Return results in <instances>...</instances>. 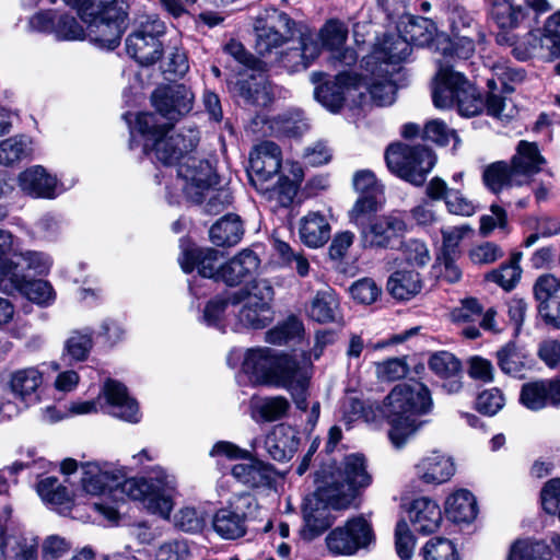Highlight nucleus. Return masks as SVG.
<instances>
[{
    "instance_id": "1",
    "label": "nucleus",
    "mask_w": 560,
    "mask_h": 560,
    "mask_svg": "<svg viewBox=\"0 0 560 560\" xmlns=\"http://www.w3.org/2000/svg\"><path fill=\"white\" fill-rule=\"evenodd\" d=\"M135 129L145 138L144 151L151 142L156 159L163 164L172 165L185 159L177 168L183 190L192 202H203L218 177L208 161L187 155L197 147L199 132L192 128L174 132L168 122H160V117L153 113L138 114Z\"/></svg>"
},
{
    "instance_id": "2",
    "label": "nucleus",
    "mask_w": 560,
    "mask_h": 560,
    "mask_svg": "<svg viewBox=\"0 0 560 560\" xmlns=\"http://www.w3.org/2000/svg\"><path fill=\"white\" fill-rule=\"evenodd\" d=\"M81 488L90 495L117 492L138 501L149 513L168 520L174 508L175 477L159 468L149 478H129L125 468L114 469L109 464L85 463L81 466Z\"/></svg>"
},
{
    "instance_id": "3",
    "label": "nucleus",
    "mask_w": 560,
    "mask_h": 560,
    "mask_svg": "<svg viewBox=\"0 0 560 560\" xmlns=\"http://www.w3.org/2000/svg\"><path fill=\"white\" fill-rule=\"evenodd\" d=\"M242 371L255 385L283 387L291 392L296 407L305 410L310 369L294 355L278 352L268 347L249 348L245 351Z\"/></svg>"
},
{
    "instance_id": "4",
    "label": "nucleus",
    "mask_w": 560,
    "mask_h": 560,
    "mask_svg": "<svg viewBox=\"0 0 560 560\" xmlns=\"http://www.w3.org/2000/svg\"><path fill=\"white\" fill-rule=\"evenodd\" d=\"M336 490L335 504L350 506L357 495L372 483L363 454L351 453L341 458H329L317 471V480Z\"/></svg>"
},
{
    "instance_id": "5",
    "label": "nucleus",
    "mask_w": 560,
    "mask_h": 560,
    "mask_svg": "<svg viewBox=\"0 0 560 560\" xmlns=\"http://www.w3.org/2000/svg\"><path fill=\"white\" fill-rule=\"evenodd\" d=\"M385 161L392 173L406 182L420 186L433 168L435 156L427 147H411L398 142L387 148Z\"/></svg>"
},
{
    "instance_id": "6",
    "label": "nucleus",
    "mask_w": 560,
    "mask_h": 560,
    "mask_svg": "<svg viewBox=\"0 0 560 560\" xmlns=\"http://www.w3.org/2000/svg\"><path fill=\"white\" fill-rule=\"evenodd\" d=\"M273 289L267 280H256L249 287L231 293V305H242L237 318L243 327L264 328L271 322L270 302Z\"/></svg>"
},
{
    "instance_id": "7",
    "label": "nucleus",
    "mask_w": 560,
    "mask_h": 560,
    "mask_svg": "<svg viewBox=\"0 0 560 560\" xmlns=\"http://www.w3.org/2000/svg\"><path fill=\"white\" fill-rule=\"evenodd\" d=\"M165 34V25L158 16L143 18L137 28L127 37L128 55L141 66H151L159 61L164 51L160 39Z\"/></svg>"
},
{
    "instance_id": "8",
    "label": "nucleus",
    "mask_w": 560,
    "mask_h": 560,
    "mask_svg": "<svg viewBox=\"0 0 560 560\" xmlns=\"http://www.w3.org/2000/svg\"><path fill=\"white\" fill-rule=\"evenodd\" d=\"M336 490L327 485H320L317 490L306 497L303 505L304 526L301 530L304 539L312 540L331 526L335 521L332 511L348 509L335 504Z\"/></svg>"
},
{
    "instance_id": "9",
    "label": "nucleus",
    "mask_w": 560,
    "mask_h": 560,
    "mask_svg": "<svg viewBox=\"0 0 560 560\" xmlns=\"http://www.w3.org/2000/svg\"><path fill=\"white\" fill-rule=\"evenodd\" d=\"M384 408L388 416L406 417L422 416L433 408L429 388L422 383H401L396 385L384 399Z\"/></svg>"
},
{
    "instance_id": "10",
    "label": "nucleus",
    "mask_w": 560,
    "mask_h": 560,
    "mask_svg": "<svg viewBox=\"0 0 560 560\" xmlns=\"http://www.w3.org/2000/svg\"><path fill=\"white\" fill-rule=\"evenodd\" d=\"M375 540L372 523L363 515L352 517L343 526L336 527L326 536L331 553L351 556L368 548Z\"/></svg>"
},
{
    "instance_id": "11",
    "label": "nucleus",
    "mask_w": 560,
    "mask_h": 560,
    "mask_svg": "<svg viewBox=\"0 0 560 560\" xmlns=\"http://www.w3.org/2000/svg\"><path fill=\"white\" fill-rule=\"evenodd\" d=\"M81 19L88 24V36L91 42L101 48L114 49L119 43L124 32V20L114 19L113 10L105 8L100 11L95 0L80 9Z\"/></svg>"
},
{
    "instance_id": "12",
    "label": "nucleus",
    "mask_w": 560,
    "mask_h": 560,
    "mask_svg": "<svg viewBox=\"0 0 560 560\" xmlns=\"http://www.w3.org/2000/svg\"><path fill=\"white\" fill-rule=\"evenodd\" d=\"M255 505L248 493L233 495L228 505L218 510L212 517L214 532L223 539H237L245 535V521Z\"/></svg>"
},
{
    "instance_id": "13",
    "label": "nucleus",
    "mask_w": 560,
    "mask_h": 560,
    "mask_svg": "<svg viewBox=\"0 0 560 560\" xmlns=\"http://www.w3.org/2000/svg\"><path fill=\"white\" fill-rule=\"evenodd\" d=\"M0 265L14 268L16 272L32 271L34 275H47L52 266L51 258L36 250H18L11 233L0 230Z\"/></svg>"
},
{
    "instance_id": "14",
    "label": "nucleus",
    "mask_w": 560,
    "mask_h": 560,
    "mask_svg": "<svg viewBox=\"0 0 560 560\" xmlns=\"http://www.w3.org/2000/svg\"><path fill=\"white\" fill-rule=\"evenodd\" d=\"M411 54V46L400 34H386L380 39L373 51L363 58V65L368 72L374 74L389 73L387 67L407 60Z\"/></svg>"
},
{
    "instance_id": "15",
    "label": "nucleus",
    "mask_w": 560,
    "mask_h": 560,
    "mask_svg": "<svg viewBox=\"0 0 560 560\" xmlns=\"http://www.w3.org/2000/svg\"><path fill=\"white\" fill-rule=\"evenodd\" d=\"M291 24L292 21L287 14L278 12H273L266 19H256L254 24L256 51L260 56H267L278 49L287 40Z\"/></svg>"
},
{
    "instance_id": "16",
    "label": "nucleus",
    "mask_w": 560,
    "mask_h": 560,
    "mask_svg": "<svg viewBox=\"0 0 560 560\" xmlns=\"http://www.w3.org/2000/svg\"><path fill=\"white\" fill-rule=\"evenodd\" d=\"M0 285L5 291H19L38 305H48L55 299V292L45 280H27L26 275L19 273L10 267L0 265Z\"/></svg>"
},
{
    "instance_id": "17",
    "label": "nucleus",
    "mask_w": 560,
    "mask_h": 560,
    "mask_svg": "<svg viewBox=\"0 0 560 560\" xmlns=\"http://www.w3.org/2000/svg\"><path fill=\"white\" fill-rule=\"evenodd\" d=\"M151 100L161 117L175 120L191 109L194 94L184 84H172L155 89Z\"/></svg>"
},
{
    "instance_id": "18",
    "label": "nucleus",
    "mask_w": 560,
    "mask_h": 560,
    "mask_svg": "<svg viewBox=\"0 0 560 560\" xmlns=\"http://www.w3.org/2000/svg\"><path fill=\"white\" fill-rule=\"evenodd\" d=\"M281 150L272 141L256 145L249 154L248 176L253 186L266 184L273 179L281 167Z\"/></svg>"
},
{
    "instance_id": "19",
    "label": "nucleus",
    "mask_w": 560,
    "mask_h": 560,
    "mask_svg": "<svg viewBox=\"0 0 560 560\" xmlns=\"http://www.w3.org/2000/svg\"><path fill=\"white\" fill-rule=\"evenodd\" d=\"M407 225L398 213L376 218L361 229V242L364 247L386 248L406 232Z\"/></svg>"
},
{
    "instance_id": "20",
    "label": "nucleus",
    "mask_w": 560,
    "mask_h": 560,
    "mask_svg": "<svg viewBox=\"0 0 560 560\" xmlns=\"http://www.w3.org/2000/svg\"><path fill=\"white\" fill-rule=\"evenodd\" d=\"M33 30L55 34L60 40H77L84 37L83 27L73 16L56 14L52 11L39 12L30 20Z\"/></svg>"
},
{
    "instance_id": "21",
    "label": "nucleus",
    "mask_w": 560,
    "mask_h": 560,
    "mask_svg": "<svg viewBox=\"0 0 560 560\" xmlns=\"http://www.w3.org/2000/svg\"><path fill=\"white\" fill-rule=\"evenodd\" d=\"M456 471L453 458L440 451L424 454L415 465L417 478L425 485H441L448 481Z\"/></svg>"
},
{
    "instance_id": "22",
    "label": "nucleus",
    "mask_w": 560,
    "mask_h": 560,
    "mask_svg": "<svg viewBox=\"0 0 560 560\" xmlns=\"http://www.w3.org/2000/svg\"><path fill=\"white\" fill-rule=\"evenodd\" d=\"M468 81L451 66L440 65L432 92L433 103L438 108H450L457 104L462 90Z\"/></svg>"
},
{
    "instance_id": "23",
    "label": "nucleus",
    "mask_w": 560,
    "mask_h": 560,
    "mask_svg": "<svg viewBox=\"0 0 560 560\" xmlns=\"http://www.w3.org/2000/svg\"><path fill=\"white\" fill-rule=\"evenodd\" d=\"M361 78L350 72H340L332 81H327L315 89V98L328 110L337 113L343 106L347 92L359 89Z\"/></svg>"
},
{
    "instance_id": "24",
    "label": "nucleus",
    "mask_w": 560,
    "mask_h": 560,
    "mask_svg": "<svg viewBox=\"0 0 560 560\" xmlns=\"http://www.w3.org/2000/svg\"><path fill=\"white\" fill-rule=\"evenodd\" d=\"M520 402L529 410H541L548 406H560V382L540 380L522 385Z\"/></svg>"
},
{
    "instance_id": "25",
    "label": "nucleus",
    "mask_w": 560,
    "mask_h": 560,
    "mask_svg": "<svg viewBox=\"0 0 560 560\" xmlns=\"http://www.w3.org/2000/svg\"><path fill=\"white\" fill-rule=\"evenodd\" d=\"M222 258V253L213 248H189L183 250L178 262L186 273L197 268L201 277L220 280Z\"/></svg>"
},
{
    "instance_id": "26",
    "label": "nucleus",
    "mask_w": 560,
    "mask_h": 560,
    "mask_svg": "<svg viewBox=\"0 0 560 560\" xmlns=\"http://www.w3.org/2000/svg\"><path fill=\"white\" fill-rule=\"evenodd\" d=\"M348 37L347 26L339 21H329L320 31L323 45L331 51L330 62L334 66H352L358 56L351 48H343Z\"/></svg>"
},
{
    "instance_id": "27",
    "label": "nucleus",
    "mask_w": 560,
    "mask_h": 560,
    "mask_svg": "<svg viewBox=\"0 0 560 560\" xmlns=\"http://www.w3.org/2000/svg\"><path fill=\"white\" fill-rule=\"evenodd\" d=\"M301 438L290 422H280L265 439L267 453L278 462L289 460L299 448Z\"/></svg>"
},
{
    "instance_id": "28",
    "label": "nucleus",
    "mask_w": 560,
    "mask_h": 560,
    "mask_svg": "<svg viewBox=\"0 0 560 560\" xmlns=\"http://www.w3.org/2000/svg\"><path fill=\"white\" fill-rule=\"evenodd\" d=\"M19 187L33 198L54 199L58 195V180L40 165L23 171L18 178Z\"/></svg>"
},
{
    "instance_id": "29",
    "label": "nucleus",
    "mask_w": 560,
    "mask_h": 560,
    "mask_svg": "<svg viewBox=\"0 0 560 560\" xmlns=\"http://www.w3.org/2000/svg\"><path fill=\"white\" fill-rule=\"evenodd\" d=\"M408 517L416 532L428 535L439 529L442 523V511L436 501L421 497L410 504Z\"/></svg>"
},
{
    "instance_id": "30",
    "label": "nucleus",
    "mask_w": 560,
    "mask_h": 560,
    "mask_svg": "<svg viewBox=\"0 0 560 560\" xmlns=\"http://www.w3.org/2000/svg\"><path fill=\"white\" fill-rule=\"evenodd\" d=\"M260 265L258 256L250 249H243L221 267L220 280L228 285H237L252 279Z\"/></svg>"
},
{
    "instance_id": "31",
    "label": "nucleus",
    "mask_w": 560,
    "mask_h": 560,
    "mask_svg": "<svg viewBox=\"0 0 560 560\" xmlns=\"http://www.w3.org/2000/svg\"><path fill=\"white\" fill-rule=\"evenodd\" d=\"M233 477L250 488H270L277 479L275 468L259 459L236 464L232 468Z\"/></svg>"
},
{
    "instance_id": "32",
    "label": "nucleus",
    "mask_w": 560,
    "mask_h": 560,
    "mask_svg": "<svg viewBox=\"0 0 560 560\" xmlns=\"http://www.w3.org/2000/svg\"><path fill=\"white\" fill-rule=\"evenodd\" d=\"M521 173L511 163L498 161L488 164L482 171V183L493 194L524 185Z\"/></svg>"
},
{
    "instance_id": "33",
    "label": "nucleus",
    "mask_w": 560,
    "mask_h": 560,
    "mask_svg": "<svg viewBox=\"0 0 560 560\" xmlns=\"http://www.w3.org/2000/svg\"><path fill=\"white\" fill-rule=\"evenodd\" d=\"M301 241L308 247L317 248L327 243L330 237V224L325 214L310 211L299 223Z\"/></svg>"
},
{
    "instance_id": "34",
    "label": "nucleus",
    "mask_w": 560,
    "mask_h": 560,
    "mask_svg": "<svg viewBox=\"0 0 560 560\" xmlns=\"http://www.w3.org/2000/svg\"><path fill=\"white\" fill-rule=\"evenodd\" d=\"M495 359L502 373L517 378H523L532 368L529 354L515 342H508L498 349Z\"/></svg>"
},
{
    "instance_id": "35",
    "label": "nucleus",
    "mask_w": 560,
    "mask_h": 560,
    "mask_svg": "<svg viewBox=\"0 0 560 560\" xmlns=\"http://www.w3.org/2000/svg\"><path fill=\"white\" fill-rule=\"evenodd\" d=\"M445 514L454 523H470L478 513L475 495L467 489H457L445 500Z\"/></svg>"
},
{
    "instance_id": "36",
    "label": "nucleus",
    "mask_w": 560,
    "mask_h": 560,
    "mask_svg": "<svg viewBox=\"0 0 560 560\" xmlns=\"http://www.w3.org/2000/svg\"><path fill=\"white\" fill-rule=\"evenodd\" d=\"M544 163L545 159L540 154L537 144L525 140L518 142L516 153L511 161L514 170L521 173V179L524 184L528 183L529 178L540 171Z\"/></svg>"
},
{
    "instance_id": "37",
    "label": "nucleus",
    "mask_w": 560,
    "mask_h": 560,
    "mask_svg": "<svg viewBox=\"0 0 560 560\" xmlns=\"http://www.w3.org/2000/svg\"><path fill=\"white\" fill-rule=\"evenodd\" d=\"M101 394L109 405L119 409L117 416L127 419L138 416L139 405L129 396L127 387L122 383L107 378Z\"/></svg>"
},
{
    "instance_id": "38",
    "label": "nucleus",
    "mask_w": 560,
    "mask_h": 560,
    "mask_svg": "<svg viewBox=\"0 0 560 560\" xmlns=\"http://www.w3.org/2000/svg\"><path fill=\"white\" fill-rule=\"evenodd\" d=\"M307 316L320 324L339 318V302L330 289L318 291L305 307Z\"/></svg>"
},
{
    "instance_id": "39",
    "label": "nucleus",
    "mask_w": 560,
    "mask_h": 560,
    "mask_svg": "<svg viewBox=\"0 0 560 560\" xmlns=\"http://www.w3.org/2000/svg\"><path fill=\"white\" fill-rule=\"evenodd\" d=\"M386 288L396 300L407 301L421 292L422 280L417 271L398 270L390 275Z\"/></svg>"
},
{
    "instance_id": "40",
    "label": "nucleus",
    "mask_w": 560,
    "mask_h": 560,
    "mask_svg": "<svg viewBox=\"0 0 560 560\" xmlns=\"http://www.w3.org/2000/svg\"><path fill=\"white\" fill-rule=\"evenodd\" d=\"M210 240L217 246H234L243 237L244 226L236 214H226L210 229Z\"/></svg>"
},
{
    "instance_id": "41",
    "label": "nucleus",
    "mask_w": 560,
    "mask_h": 560,
    "mask_svg": "<svg viewBox=\"0 0 560 560\" xmlns=\"http://www.w3.org/2000/svg\"><path fill=\"white\" fill-rule=\"evenodd\" d=\"M42 384L43 373L34 366L16 370L10 377V388L12 393L22 400H33Z\"/></svg>"
},
{
    "instance_id": "42",
    "label": "nucleus",
    "mask_w": 560,
    "mask_h": 560,
    "mask_svg": "<svg viewBox=\"0 0 560 560\" xmlns=\"http://www.w3.org/2000/svg\"><path fill=\"white\" fill-rule=\"evenodd\" d=\"M238 93L247 104L268 106L275 97L273 86L264 77H252L238 82Z\"/></svg>"
},
{
    "instance_id": "43",
    "label": "nucleus",
    "mask_w": 560,
    "mask_h": 560,
    "mask_svg": "<svg viewBox=\"0 0 560 560\" xmlns=\"http://www.w3.org/2000/svg\"><path fill=\"white\" fill-rule=\"evenodd\" d=\"M399 32L410 46H425L433 39L436 27L430 19L408 16L400 23Z\"/></svg>"
},
{
    "instance_id": "44",
    "label": "nucleus",
    "mask_w": 560,
    "mask_h": 560,
    "mask_svg": "<svg viewBox=\"0 0 560 560\" xmlns=\"http://www.w3.org/2000/svg\"><path fill=\"white\" fill-rule=\"evenodd\" d=\"M36 491L44 503L59 512L68 510L71 506V498L67 488L62 486L56 477L40 479L37 483Z\"/></svg>"
},
{
    "instance_id": "45",
    "label": "nucleus",
    "mask_w": 560,
    "mask_h": 560,
    "mask_svg": "<svg viewBox=\"0 0 560 560\" xmlns=\"http://www.w3.org/2000/svg\"><path fill=\"white\" fill-rule=\"evenodd\" d=\"M254 187L267 201L275 202V207H289L298 192V185L288 177H279L275 184L270 180Z\"/></svg>"
},
{
    "instance_id": "46",
    "label": "nucleus",
    "mask_w": 560,
    "mask_h": 560,
    "mask_svg": "<svg viewBox=\"0 0 560 560\" xmlns=\"http://www.w3.org/2000/svg\"><path fill=\"white\" fill-rule=\"evenodd\" d=\"M210 513L203 505H185L180 508L173 517L175 527L178 529L197 534L207 526Z\"/></svg>"
},
{
    "instance_id": "47",
    "label": "nucleus",
    "mask_w": 560,
    "mask_h": 560,
    "mask_svg": "<svg viewBox=\"0 0 560 560\" xmlns=\"http://www.w3.org/2000/svg\"><path fill=\"white\" fill-rule=\"evenodd\" d=\"M289 407V401L282 396H254L250 399V410L254 419L277 420L287 416Z\"/></svg>"
},
{
    "instance_id": "48",
    "label": "nucleus",
    "mask_w": 560,
    "mask_h": 560,
    "mask_svg": "<svg viewBox=\"0 0 560 560\" xmlns=\"http://www.w3.org/2000/svg\"><path fill=\"white\" fill-rule=\"evenodd\" d=\"M549 555L545 542L526 538L518 539L511 546L508 560H549Z\"/></svg>"
},
{
    "instance_id": "49",
    "label": "nucleus",
    "mask_w": 560,
    "mask_h": 560,
    "mask_svg": "<svg viewBox=\"0 0 560 560\" xmlns=\"http://www.w3.org/2000/svg\"><path fill=\"white\" fill-rule=\"evenodd\" d=\"M93 341L90 334L73 331L65 342L62 360L69 364L88 359Z\"/></svg>"
},
{
    "instance_id": "50",
    "label": "nucleus",
    "mask_w": 560,
    "mask_h": 560,
    "mask_svg": "<svg viewBox=\"0 0 560 560\" xmlns=\"http://www.w3.org/2000/svg\"><path fill=\"white\" fill-rule=\"evenodd\" d=\"M521 257V253L514 254L508 264H503L499 269L491 271L488 278L504 290H512L522 276Z\"/></svg>"
},
{
    "instance_id": "51",
    "label": "nucleus",
    "mask_w": 560,
    "mask_h": 560,
    "mask_svg": "<svg viewBox=\"0 0 560 560\" xmlns=\"http://www.w3.org/2000/svg\"><path fill=\"white\" fill-rule=\"evenodd\" d=\"M560 291V279L552 273L539 276L533 285L534 299L537 302V311L544 305L558 300L557 293Z\"/></svg>"
},
{
    "instance_id": "52",
    "label": "nucleus",
    "mask_w": 560,
    "mask_h": 560,
    "mask_svg": "<svg viewBox=\"0 0 560 560\" xmlns=\"http://www.w3.org/2000/svg\"><path fill=\"white\" fill-rule=\"evenodd\" d=\"M31 142L25 137H12L0 142V164L11 165L27 158Z\"/></svg>"
},
{
    "instance_id": "53",
    "label": "nucleus",
    "mask_w": 560,
    "mask_h": 560,
    "mask_svg": "<svg viewBox=\"0 0 560 560\" xmlns=\"http://www.w3.org/2000/svg\"><path fill=\"white\" fill-rule=\"evenodd\" d=\"M388 73H380L376 72L373 75L381 77L382 80H375L374 82H366L363 79H361V85H365L372 101L378 105V106H387L394 103L395 96H396V85L388 80L387 77Z\"/></svg>"
},
{
    "instance_id": "54",
    "label": "nucleus",
    "mask_w": 560,
    "mask_h": 560,
    "mask_svg": "<svg viewBox=\"0 0 560 560\" xmlns=\"http://www.w3.org/2000/svg\"><path fill=\"white\" fill-rule=\"evenodd\" d=\"M423 560H458L454 544L446 538L429 539L420 550Z\"/></svg>"
},
{
    "instance_id": "55",
    "label": "nucleus",
    "mask_w": 560,
    "mask_h": 560,
    "mask_svg": "<svg viewBox=\"0 0 560 560\" xmlns=\"http://www.w3.org/2000/svg\"><path fill=\"white\" fill-rule=\"evenodd\" d=\"M387 435L390 444L399 450L412 441L421 431L422 422H387Z\"/></svg>"
},
{
    "instance_id": "56",
    "label": "nucleus",
    "mask_w": 560,
    "mask_h": 560,
    "mask_svg": "<svg viewBox=\"0 0 560 560\" xmlns=\"http://www.w3.org/2000/svg\"><path fill=\"white\" fill-rule=\"evenodd\" d=\"M190 546L185 539L163 541L154 551V560H190Z\"/></svg>"
},
{
    "instance_id": "57",
    "label": "nucleus",
    "mask_w": 560,
    "mask_h": 560,
    "mask_svg": "<svg viewBox=\"0 0 560 560\" xmlns=\"http://www.w3.org/2000/svg\"><path fill=\"white\" fill-rule=\"evenodd\" d=\"M429 368L442 378L456 376L462 370L459 360L447 351L434 353L430 358Z\"/></svg>"
},
{
    "instance_id": "58",
    "label": "nucleus",
    "mask_w": 560,
    "mask_h": 560,
    "mask_svg": "<svg viewBox=\"0 0 560 560\" xmlns=\"http://www.w3.org/2000/svg\"><path fill=\"white\" fill-rule=\"evenodd\" d=\"M303 332V323L296 317H289L285 322L267 332V340L281 345L301 337Z\"/></svg>"
},
{
    "instance_id": "59",
    "label": "nucleus",
    "mask_w": 560,
    "mask_h": 560,
    "mask_svg": "<svg viewBox=\"0 0 560 560\" xmlns=\"http://www.w3.org/2000/svg\"><path fill=\"white\" fill-rule=\"evenodd\" d=\"M423 138L439 145H446L453 139L455 148L460 142L456 131L448 128V126L440 119H433L425 124Z\"/></svg>"
},
{
    "instance_id": "60",
    "label": "nucleus",
    "mask_w": 560,
    "mask_h": 560,
    "mask_svg": "<svg viewBox=\"0 0 560 560\" xmlns=\"http://www.w3.org/2000/svg\"><path fill=\"white\" fill-rule=\"evenodd\" d=\"M13 560H38V537L33 533H21L11 547Z\"/></svg>"
},
{
    "instance_id": "61",
    "label": "nucleus",
    "mask_w": 560,
    "mask_h": 560,
    "mask_svg": "<svg viewBox=\"0 0 560 560\" xmlns=\"http://www.w3.org/2000/svg\"><path fill=\"white\" fill-rule=\"evenodd\" d=\"M395 547L396 552L401 560H409L413 556L416 537L413 536L408 523L404 520L396 524Z\"/></svg>"
},
{
    "instance_id": "62",
    "label": "nucleus",
    "mask_w": 560,
    "mask_h": 560,
    "mask_svg": "<svg viewBox=\"0 0 560 560\" xmlns=\"http://www.w3.org/2000/svg\"><path fill=\"white\" fill-rule=\"evenodd\" d=\"M272 128L288 137L302 136L308 129V124L301 113L279 116Z\"/></svg>"
},
{
    "instance_id": "63",
    "label": "nucleus",
    "mask_w": 560,
    "mask_h": 560,
    "mask_svg": "<svg viewBox=\"0 0 560 560\" xmlns=\"http://www.w3.org/2000/svg\"><path fill=\"white\" fill-rule=\"evenodd\" d=\"M456 106L462 116L470 117L481 113L485 102L477 89L468 82L466 88L462 90Z\"/></svg>"
},
{
    "instance_id": "64",
    "label": "nucleus",
    "mask_w": 560,
    "mask_h": 560,
    "mask_svg": "<svg viewBox=\"0 0 560 560\" xmlns=\"http://www.w3.org/2000/svg\"><path fill=\"white\" fill-rule=\"evenodd\" d=\"M71 549V542L57 534L48 535L40 545L43 560H59Z\"/></svg>"
}]
</instances>
